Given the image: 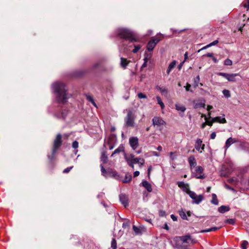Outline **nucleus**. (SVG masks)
<instances>
[{
    "mask_svg": "<svg viewBox=\"0 0 249 249\" xmlns=\"http://www.w3.org/2000/svg\"><path fill=\"white\" fill-rule=\"evenodd\" d=\"M248 244V242L245 240L243 241L242 244H241V247L242 249H247V245Z\"/></svg>",
    "mask_w": 249,
    "mask_h": 249,
    "instance_id": "nucleus-43",
    "label": "nucleus"
},
{
    "mask_svg": "<svg viewBox=\"0 0 249 249\" xmlns=\"http://www.w3.org/2000/svg\"><path fill=\"white\" fill-rule=\"evenodd\" d=\"M176 109L178 111H181V112H184L186 108L185 107L182 105L179 104H176L175 105Z\"/></svg>",
    "mask_w": 249,
    "mask_h": 249,
    "instance_id": "nucleus-21",
    "label": "nucleus"
},
{
    "mask_svg": "<svg viewBox=\"0 0 249 249\" xmlns=\"http://www.w3.org/2000/svg\"><path fill=\"white\" fill-rule=\"evenodd\" d=\"M78 146H79V143L77 141H75L73 142V143L72 144V147L73 148L76 149L78 147Z\"/></svg>",
    "mask_w": 249,
    "mask_h": 249,
    "instance_id": "nucleus-46",
    "label": "nucleus"
},
{
    "mask_svg": "<svg viewBox=\"0 0 249 249\" xmlns=\"http://www.w3.org/2000/svg\"><path fill=\"white\" fill-rule=\"evenodd\" d=\"M111 248L112 249H116L117 243L115 239H112L111 241Z\"/></svg>",
    "mask_w": 249,
    "mask_h": 249,
    "instance_id": "nucleus-41",
    "label": "nucleus"
},
{
    "mask_svg": "<svg viewBox=\"0 0 249 249\" xmlns=\"http://www.w3.org/2000/svg\"><path fill=\"white\" fill-rule=\"evenodd\" d=\"M205 144H202V141L200 139L196 140L195 142V148L200 153H202V150L204 149Z\"/></svg>",
    "mask_w": 249,
    "mask_h": 249,
    "instance_id": "nucleus-9",
    "label": "nucleus"
},
{
    "mask_svg": "<svg viewBox=\"0 0 249 249\" xmlns=\"http://www.w3.org/2000/svg\"><path fill=\"white\" fill-rule=\"evenodd\" d=\"M160 39L158 38H153L150 40L147 44V49L149 51H151L156 46V44L159 42Z\"/></svg>",
    "mask_w": 249,
    "mask_h": 249,
    "instance_id": "nucleus-8",
    "label": "nucleus"
},
{
    "mask_svg": "<svg viewBox=\"0 0 249 249\" xmlns=\"http://www.w3.org/2000/svg\"><path fill=\"white\" fill-rule=\"evenodd\" d=\"M129 62V61H127L126 59L123 57H121V66L123 68H125L127 66Z\"/></svg>",
    "mask_w": 249,
    "mask_h": 249,
    "instance_id": "nucleus-29",
    "label": "nucleus"
},
{
    "mask_svg": "<svg viewBox=\"0 0 249 249\" xmlns=\"http://www.w3.org/2000/svg\"><path fill=\"white\" fill-rule=\"evenodd\" d=\"M73 168V166H71V167H68L66 169H65L64 170H63V173H67L68 172H69Z\"/></svg>",
    "mask_w": 249,
    "mask_h": 249,
    "instance_id": "nucleus-52",
    "label": "nucleus"
},
{
    "mask_svg": "<svg viewBox=\"0 0 249 249\" xmlns=\"http://www.w3.org/2000/svg\"><path fill=\"white\" fill-rule=\"evenodd\" d=\"M152 168L151 166H149L148 167V169H147V176H148V178L149 179L150 178V173H151V171L152 170Z\"/></svg>",
    "mask_w": 249,
    "mask_h": 249,
    "instance_id": "nucleus-49",
    "label": "nucleus"
},
{
    "mask_svg": "<svg viewBox=\"0 0 249 249\" xmlns=\"http://www.w3.org/2000/svg\"><path fill=\"white\" fill-rule=\"evenodd\" d=\"M194 107L195 108H197L199 107L205 108V100L204 99H201L194 101Z\"/></svg>",
    "mask_w": 249,
    "mask_h": 249,
    "instance_id": "nucleus-12",
    "label": "nucleus"
},
{
    "mask_svg": "<svg viewBox=\"0 0 249 249\" xmlns=\"http://www.w3.org/2000/svg\"><path fill=\"white\" fill-rule=\"evenodd\" d=\"M152 155L153 156H156V157H159L160 156V154L159 153H158V152H156V151H152L151 152Z\"/></svg>",
    "mask_w": 249,
    "mask_h": 249,
    "instance_id": "nucleus-58",
    "label": "nucleus"
},
{
    "mask_svg": "<svg viewBox=\"0 0 249 249\" xmlns=\"http://www.w3.org/2000/svg\"><path fill=\"white\" fill-rule=\"evenodd\" d=\"M144 163V160L143 159H140V160H139V162H138V163L139 164V166L140 167L143 165Z\"/></svg>",
    "mask_w": 249,
    "mask_h": 249,
    "instance_id": "nucleus-53",
    "label": "nucleus"
},
{
    "mask_svg": "<svg viewBox=\"0 0 249 249\" xmlns=\"http://www.w3.org/2000/svg\"><path fill=\"white\" fill-rule=\"evenodd\" d=\"M132 178L131 175L130 173H127L125 175V178L122 180L123 183L129 182Z\"/></svg>",
    "mask_w": 249,
    "mask_h": 249,
    "instance_id": "nucleus-26",
    "label": "nucleus"
},
{
    "mask_svg": "<svg viewBox=\"0 0 249 249\" xmlns=\"http://www.w3.org/2000/svg\"><path fill=\"white\" fill-rule=\"evenodd\" d=\"M148 59V55H147L146 56H145L144 57V63L142 64V68H144V67H145L146 66Z\"/></svg>",
    "mask_w": 249,
    "mask_h": 249,
    "instance_id": "nucleus-47",
    "label": "nucleus"
},
{
    "mask_svg": "<svg viewBox=\"0 0 249 249\" xmlns=\"http://www.w3.org/2000/svg\"><path fill=\"white\" fill-rule=\"evenodd\" d=\"M218 42V41L217 40H215L214 41H213V42H211V43H210V47L212 46H213V45H215L216 44H217Z\"/></svg>",
    "mask_w": 249,
    "mask_h": 249,
    "instance_id": "nucleus-54",
    "label": "nucleus"
},
{
    "mask_svg": "<svg viewBox=\"0 0 249 249\" xmlns=\"http://www.w3.org/2000/svg\"><path fill=\"white\" fill-rule=\"evenodd\" d=\"M100 167H101L102 175L103 176H104L105 177L107 178L109 177L112 176V177H114L117 178V177L119 176L118 175L117 173L114 172L112 170L106 171L102 165H101Z\"/></svg>",
    "mask_w": 249,
    "mask_h": 249,
    "instance_id": "nucleus-5",
    "label": "nucleus"
},
{
    "mask_svg": "<svg viewBox=\"0 0 249 249\" xmlns=\"http://www.w3.org/2000/svg\"><path fill=\"white\" fill-rule=\"evenodd\" d=\"M117 142V137L116 135L112 134L109 135L106 141V144H116Z\"/></svg>",
    "mask_w": 249,
    "mask_h": 249,
    "instance_id": "nucleus-14",
    "label": "nucleus"
},
{
    "mask_svg": "<svg viewBox=\"0 0 249 249\" xmlns=\"http://www.w3.org/2000/svg\"><path fill=\"white\" fill-rule=\"evenodd\" d=\"M238 75V73H231L228 75L227 79L230 82H235L236 81L235 77Z\"/></svg>",
    "mask_w": 249,
    "mask_h": 249,
    "instance_id": "nucleus-22",
    "label": "nucleus"
},
{
    "mask_svg": "<svg viewBox=\"0 0 249 249\" xmlns=\"http://www.w3.org/2000/svg\"><path fill=\"white\" fill-rule=\"evenodd\" d=\"M130 226V221L129 220H127L125 222H124L122 225V227L124 229H129Z\"/></svg>",
    "mask_w": 249,
    "mask_h": 249,
    "instance_id": "nucleus-37",
    "label": "nucleus"
},
{
    "mask_svg": "<svg viewBox=\"0 0 249 249\" xmlns=\"http://www.w3.org/2000/svg\"><path fill=\"white\" fill-rule=\"evenodd\" d=\"M218 75L220 76H222L227 79V77H228V73H224V72H219L217 73Z\"/></svg>",
    "mask_w": 249,
    "mask_h": 249,
    "instance_id": "nucleus-50",
    "label": "nucleus"
},
{
    "mask_svg": "<svg viewBox=\"0 0 249 249\" xmlns=\"http://www.w3.org/2000/svg\"><path fill=\"white\" fill-rule=\"evenodd\" d=\"M230 210L229 206L222 205L218 208V211L220 213H223Z\"/></svg>",
    "mask_w": 249,
    "mask_h": 249,
    "instance_id": "nucleus-24",
    "label": "nucleus"
},
{
    "mask_svg": "<svg viewBox=\"0 0 249 249\" xmlns=\"http://www.w3.org/2000/svg\"><path fill=\"white\" fill-rule=\"evenodd\" d=\"M52 88L56 94V100L59 103L64 104L67 102L70 96L66 93L67 89L64 84L55 82L52 85Z\"/></svg>",
    "mask_w": 249,
    "mask_h": 249,
    "instance_id": "nucleus-1",
    "label": "nucleus"
},
{
    "mask_svg": "<svg viewBox=\"0 0 249 249\" xmlns=\"http://www.w3.org/2000/svg\"><path fill=\"white\" fill-rule=\"evenodd\" d=\"M213 121L223 124L226 123V120L225 118L224 117L221 116L213 118Z\"/></svg>",
    "mask_w": 249,
    "mask_h": 249,
    "instance_id": "nucleus-23",
    "label": "nucleus"
},
{
    "mask_svg": "<svg viewBox=\"0 0 249 249\" xmlns=\"http://www.w3.org/2000/svg\"><path fill=\"white\" fill-rule=\"evenodd\" d=\"M141 48V45H135L134 49L133 50V52L134 53H136Z\"/></svg>",
    "mask_w": 249,
    "mask_h": 249,
    "instance_id": "nucleus-44",
    "label": "nucleus"
},
{
    "mask_svg": "<svg viewBox=\"0 0 249 249\" xmlns=\"http://www.w3.org/2000/svg\"><path fill=\"white\" fill-rule=\"evenodd\" d=\"M62 143L61 135L60 134L57 135L53 142V155L56 150L60 147Z\"/></svg>",
    "mask_w": 249,
    "mask_h": 249,
    "instance_id": "nucleus-6",
    "label": "nucleus"
},
{
    "mask_svg": "<svg viewBox=\"0 0 249 249\" xmlns=\"http://www.w3.org/2000/svg\"><path fill=\"white\" fill-rule=\"evenodd\" d=\"M179 214L180 216V217L183 219L185 220H187V215L185 212V211H183V209H181L179 211Z\"/></svg>",
    "mask_w": 249,
    "mask_h": 249,
    "instance_id": "nucleus-32",
    "label": "nucleus"
},
{
    "mask_svg": "<svg viewBox=\"0 0 249 249\" xmlns=\"http://www.w3.org/2000/svg\"><path fill=\"white\" fill-rule=\"evenodd\" d=\"M86 98H87V100H89V102H90L94 106L96 107V105L95 103L94 102L93 99L90 95H87Z\"/></svg>",
    "mask_w": 249,
    "mask_h": 249,
    "instance_id": "nucleus-36",
    "label": "nucleus"
},
{
    "mask_svg": "<svg viewBox=\"0 0 249 249\" xmlns=\"http://www.w3.org/2000/svg\"><path fill=\"white\" fill-rule=\"evenodd\" d=\"M212 203L217 205L218 204V200L217 198L216 195L214 194H212V199L211 200Z\"/></svg>",
    "mask_w": 249,
    "mask_h": 249,
    "instance_id": "nucleus-30",
    "label": "nucleus"
},
{
    "mask_svg": "<svg viewBox=\"0 0 249 249\" xmlns=\"http://www.w3.org/2000/svg\"><path fill=\"white\" fill-rule=\"evenodd\" d=\"M188 162L191 170L196 165V160L193 156H191L189 158Z\"/></svg>",
    "mask_w": 249,
    "mask_h": 249,
    "instance_id": "nucleus-15",
    "label": "nucleus"
},
{
    "mask_svg": "<svg viewBox=\"0 0 249 249\" xmlns=\"http://www.w3.org/2000/svg\"><path fill=\"white\" fill-rule=\"evenodd\" d=\"M156 99L157 100L158 104L160 105L162 109H164L165 106L164 103L162 102L161 98L159 96H157Z\"/></svg>",
    "mask_w": 249,
    "mask_h": 249,
    "instance_id": "nucleus-31",
    "label": "nucleus"
},
{
    "mask_svg": "<svg viewBox=\"0 0 249 249\" xmlns=\"http://www.w3.org/2000/svg\"><path fill=\"white\" fill-rule=\"evenodd\" d=\"M222 92L224 95L227 98H229L231 96L230 92L229 90L224 89L223 90Z\"/></svg>",
    "mask_w": 249,
    "mask_h": 249,
    "instance_id": "nucleus-39",
    "label": "nucleus"
},
{
    "mask_svg": "<svg viewBox=\"0 0 249 249\" xmlns=\"http://www.w3.org/2000/svg\"><path fill=\"white\" fill-rule=\"evenodd\" d=\"M177 239H180L183 243H189V239H191V236L190 235H185L179 237H177Z\"/></svg>",
    "mask_w": 249,
    "mask_h": 249,
    "instance_id": "nucleus-17",
    "label": "nucleus"
},
{
    "mask_svg": "<svg viewBox=\"0 0 249 249\" xmlns=\"http://www.w3.org/2000/svg\"><path fill=\"white\" fill-rule=\"evenodd\" d=\"M199 76H197L195 79V84L196 86H198V82L199 81Z\"/></svg>",
    "mask_w": 249,
    "mask_h": 249,
    "instance_id": "nucleus-51",
    "label": "nucleus"
},
{
    "mask_svg": "<svg viewBox=\"0 0 249 249\" xmlns=\"http://www.w3.org/2000/svg\"><path fill=\"white\" fill-rule=\"evenodd\" d=\"M211 229L209 228L207 230H202L201 231H200V232L203 233V232H211Z\"/></svg>",
    "mask_w": 249,
    "mask_h": 249,
    "instance_id": "nucleus-61",
    "label": "nucleus"
},
{
    "mask_svg": "<svg viewBox=\"0 0 249 249\" xmlns=\"http://www.w3.org/2000/svg\"><path fill=\"white\" fill-rule=\"evenodd\" d=\"M122 204L125 207L128 205L127 198L125 195L121 194L119 196Z\"/></svg>",
    "mask_w": 249,
    "mask_h": 249,
    "instance_id": "nucleus-16",
    "label": "nucleus"
},
{
    "mask_svg": "<svg viewBox=\"0 0 249 249\" xmlns=\"http://www.w3.org/2000/svg\"><path fill=\"white\" fill-rule=\"evenodd\" d=\"M225 222L231 225H234L235 223V220L234 219H228L226 220Z\"/></svg>",
    "mask_w": 249,
    "mask_h": 249,
    "instance_id": "nucleus-45",
    "label": "nucleus"
},
{
    "mask_svg": "<svg viewBox=\"0 0 249 249\" xmlns=\"http://www.w3.org/2000/svg\"><path fill=\"white\" fill-rule=\"evenodd\" d=\"M203 168L200 166H196L194 171H192V176L196 178L203 179L205 178V175L203 174Z\"/></svg>",
    "mask_w": 249,
    "mask_h": 249,
    "instance_id": "nucleus-4",
    "label": "nucleus"
},
{
    "mask_svg": "<svg viewBox=\"0 0 249 249\" xmlns=\"http://www.w3.org/2000/svg\"><path fill=\"white\" fill-rule=\"evenodd\" d=\"M138 97L140 98V99H142V98H147V96L146 95L143 94L142 93V92H140V93H139L138 94Z\"/></svg>",
    "mask_w": 249,
    "mask_h": 249,
    "instance_id": "nucleus-48",
    "label": "nucleus"
},
{
    "mask_svg": "<svg viewBox=\"0 0 249 249\" xmlns=\"http://www.w3.org/2000/svg\"><path fill=\"white\" fill-rule=\"evenodd\" d=\"M191 242V243L192 244H194L196 243V240L194 239H192L191 238V239H189V242Z\"/></svg>",
    "mask_w": 249,
    "mask_h": 249,
    "instance_id": "nucleus-63",
    "label": "nucleus"
},
{
    "mask_svg": "<svg viewBox=\"0 0 249 249\" xmlns=\"http://www.w3.org/2000/svg\"><path fill=\"white\" fill-rule=\"evenodd\" d=\"M125 160L127 162L128 165L131 167L133 169L134 168V164H133L132 163V161L131 160H130L129 158H125Z\"/></svg>",
    "mask_w": 249,
    "mask_h": 249,
    "instance_id": "nucleus-40",
    "label": "nucleus"
},
{
    "mask_svg": "<svg viewBox=\"0 0 249 249\" xmlns=\"http://www.w3.org/2000/svg\"><path fill=\"white\" fill-rule=\"evenodd\" d=\"M142 185L149 192H151L152 191V188L151 185L147 181H142Z\"/></svg>",
    "mask_w": 249,
    "mask_h": 249,
    "instance_id": "nucleus-19",
    "label": "nucleus"
},
{
    "mask_svg": "<svg viewBox=\"0 0 249 249\" xmlns=\"http://www.w3.org/2000/svg\"><path fill=\"white\" fill-rule=\"evenodd\" d=\"M125 158H128L130 160H131L133 164L138 163V162H139V160H140V158H134V156L133 155H130L129 156H127L126 155H124V159L125 160Z\"/></svg>",
    "mask_w": 249,
    "mask_h": 249,
    "instance_id": "nucleus-20",
    "label": "nucleus"
},
{
    "mask_svg": "<svg viewBox=\"0 0 249 249\" xmlns=\"http://www.w3.org/2000/svg\"><path fill=\"white\" fill-rule=\"evenodd\" d=\"M236 142V141L231 137L227 139L225 142V148L226 150L232 143Z\"/></svg>",
    "mask_w": 249,
    "mask_h": 249,
    "instance_id": "nucleus-18",
    "label": "nucleus"
},
{
    "mask_svg": "<svg viewBox=\"0 0 249 249\" xmlns=\"http://www.w3.org/2000/svg\"><path fill=\"white\" fill-rule=\"evenodd\" d=\"M171 218L172 219V220L174 221H176L177 220V217L174 215V214H171Z\"/></svg>",
    "mask_w": 249,
    "mask_h": 249,
    "instance_id": "nucleus-60",
    "label": "nucleus"
},
{
    "mask_svg": "<svg viewBox=\"0 0 249 249\" xmlns=\"http://www.w3.org/2000/svg\"><path fill=\"white\" fill-rule=\"evenodd\" d=\"M174 154V152H170V157L172 160H174L176 159V156H173V154Z\"/></svg>",
    "mask_w": 249,
    "mask_h": 249,
    "instance_id": "nucleus-55",
    "label": "nucleus"
},
{
    "mask_svg": "<svg viewBox=\"0 0 249 249\" xmlns=\"http://www.w3.org/2000/svg\"><path fill=\"white\" fill-rule=\"evenodd\" d=\"M232 64V61L230 59H226L224 61V65L226 66H231Z\"/></svg>",
    "mask_w": 249,
    "mask_h": 249,
    "instance_id": "nucleus-42",
    "label": "nucleus"
},
{
    "mask_svg": "<svg viewBox=\"0 0 249 249\" xmlns=\"http://www.w3.org/2000/svg\"><path fill=\"white\" fill-rule=\"evenodd\" d=\"M241 183L242 185H243L244 186V187L246 188V189H249V179L248 180H245V179H242L241 181Z\"/></svg>",
    "mask_w": 249,
    "mask_h": 249,
    "instance_id": "nucleus-33",
    "label": "nucleus"
},
{
    "mask_svg": "<svg viewBox=\"0 0 249 249\" xmlns=\"http://www.w3.org/2000/svg\"><path fill=\"white\" fill-rule=\"evenodd\" d=\"M215 137H216V133L215 132H213L212 133H211V136H210L211 139H215Z\"/></svg>",
    "mask_w": 249,
    "mask_h": 249,
    "instance_id": "nucleus-57",
    "label": "nucleus"
},
{
    "mask_svg": "<svg viewBox=\"0 0 249 249\" xmlns=\"http://www.w3.org/2000/svg\"><path fill=\"white\" fill-rule=\"evenodd\" d=\"M124 147L121 145H120L117 149H116L113 153L112 154L111 156H113L114 155L116 154H118L120 152H124Z\"/></svg>",
    "mask_w": 249,
    "mask_h": 249,
    "instance_id": "nucleus-28",
    "label": "nucleus"
},
{
    "mask_svg": "<svg viewBox=\"0 0 249 249\" xmlns=\"http://www.w3.org/2000/svg\"><path fill=\"white\" fill-rule=\"evenodd\" d=\"M117 35L121 38L128 40L131 42L137 41L136 38L134 36L133 32L125 28H119L117 31Z\"/></svg>",
    "mask_w": 249,
    "mask_h": 249,
    "instance_id": "nucleus-2",
    "label": "nucleus"
},
{
    "mask_svg": "<svg viewBox=\"0 0 249 249\" xmlns=\"http://www.w3.org/2000/svg\"><path fill=\"white\" fill-rule=\"evenodd\" d=\"M140 175V172L138 171H136L134 173V177H136Z\"/></svg>",
    "mask_w": 249,
    "mask_h": 249,
    "instance_id": "nucleus-62",
    "label": "nucleus"
},
{
    "mask_svg": "<svg viewBox=\"0 0 249 249\" xmlns=\"http://www.w3.org/2000/svg\"><path fill=\"white\" fill-rule=\"evenodd\" d=\"M201 117H205V120H206L207 124L210 126H212L213 124L215 122V121H213V118L212 119V120L211 121H208V117L205 116V115L204 114H202Z\"/></svg>",
    "mask_w": 249,
    "mask_h": 249,
    "instance_id": "nucleus-35",
    "label": "nucleus"
},
{
    "mask_svg": "<svg viewBox=\"0 0 249 249\" xmlns=\"http://www.w3.org/2000/svg\"><path fill=\"white\" fill-rule=\"evenodd\" d=\"M203 199V196L201 195H199L195 197V198L193 200V203H196L197 204H199Z\"/></svg>",
    "mask_w": 249,
    "mask_h": 249,
    "instance_id": "nucleus-25",
    "label": "nucleus"
},
{
    "mask_svg": "<svg viewBox=\"0 0 249 249\" xmlns=\"http://www.w3.org/2000/svg\"><path fill=\"white\" fill-rule=\"evenodd\" d=\"M206 55L207 56V57H213V53H207Z\"/></svg>",
    "mask_w": 249,
    "mask_h": 249,
    "instance_id": "nucleus-64",
    "label": "nucleus"
},
{
    "mask_svg": "<svg viewBox=\"0 0 249 249\" xmlns=\"http://www.w3.org/2000/svg\"><path fill=\"white\" fill-rule=\"evenodd\" d=\"M176 64V61H173L169 65V66L166 71L167 74H169L171 72V70L175 68Z\"/></svg>",
    "mask_w": 249,
    "mask_h": 249,
    "instance_id": "nucleus-27",
    "label": "nucleus"
},
{
    "mask_svg": "<svg viewBox=\"0 0 249 249\" xmlns=\"http://www.w3.org/2000/svg\"><path fill=\"white\" fill-rule=\"evenodd\" d=\"M129 142L132 148L135 150L138 146V139L136 137H130L129 140Z\"/></svg>",
    "mask_w": 249,
    "mask_h": 249,
    "instance_id": "nucleus-11",
    "label": "nucleus"
},
{
    "mask_svg": "<svg viewBox=\"0 0 249 249\" xmlns=\"http://www.w3.org/2000/svg\"><path fill=\"white\" fill-rule=\"evenodd\" d=\"M188 194L193 200H194L197 196V195L194 192L191 191H190Z\"/></svg>",
    "mask_w": 249,
    "mask_h": 249,
    "instance_id": "nucleus-38",
    "label": "nucleus"
},
{
    "mask_svg": "<svg viewBox=\"0 0 249 249\" xmlns=\"http://www.w3.org/2000/svg\"><path fill=\"white\" fill-rule=\"evenodd\" d=\"M190 87H191V85L189 84H187L186 86L184 87L186 91H189Z\"/></svg>",
    "mask_w": 249,
    "mask_h": 249,
    "instance_id": "nucleus-56",
    "label": "nucleus"
},
{
    "mask_svg": "<svg viewBox=\"0 0 249 249\" xmlns=\"http://www.w3.org/2000/svg\"><path fill=\"white\" fill-rule=\"evenodd\" d=\"M107 145H108L109 146V150H112L114 148V147H115V144H107Z\"/></svg>",
    "mask_w": 249,
    "mask_h": 249,
    "instance_id": "nucleus-59",
    "label": "nucleus"
},
{
    "mask_svg": "<svg viewBox=\"0 0 249 249\" xmlns=\"http://www.w3.org/2000/svg\"><path fill=\"white\" fill-rule=\"evenodd\" d=\"M133 230L136 235H141L143 232L146 231L145 228L142 225H140L139 227L133 225Z\"/></svg>",
    "mask_w": 249,
    "mask_h": 249,
    "instance_id": "nucleus-10",
    "label": "nucleus"
},
{
    "mask_svg": "<svg viewBox=\"0 0 249 249\" xmlns=\"http://www.w3.org/2000/svg\"><path fill=\"white\" fill-rule=\"evenodd\" d=\"M101 160L103 161V163H107V156L106 154L105 153H102Z\"/></svg>",
    "mask_w": 249,
    "mask_h": 249,
    "instance_id": "nucleus-34",
    "label": "nucleus"
},
{
    "mask_svg": "<svg viewBox=\"0 0 249 249\" xmlns=\"http://www.w3.org/2000/svg\"><path fill=\"white\" fill-rule=\"evenodd\" d=\"M177 184L178 186L181 188L182 190L186 192L187 194H188L190 191L189 185L188 183H185L183 181H179Z\"/></svg>",
    "mask_w": 249,
    "mask_h": 249,
    "instance_id": "nucleus-13",
    "label": "nucleus"
},
{
    "mask_svg": "<svg viewBox=\"0 0 249 249\" xmlns=\"http://www.w3.org/2000/svg\"><path fill=\"white\" fill-rule=\"evenodd\" d=\"M135 118L136 116L135 114L132 111H129L124 119L125 125L128 127L134 126V121Z\"/></svg>",
    "mask_w": 249,
    "mask_h": 249,
    "instance_id": "nucleus-3",
    "label": "nucleus"
},
{
    "mask_svg": "<svg viewBox=\"0 0 249 249\" xmlns=\"http://www.w3.org/2000/svg\"><path fill=\"white\" fill-rule=\"evenodd\" d=\"M152 124L154 126L157 127L165 125V121L160 117L155 116L152 119Z\"/></svg>",
    "mask_w": 249,
    "mask_h": 249,
    "instance_id": "nucleus-7",
    "label": "nucleus"
}]
</instances>
